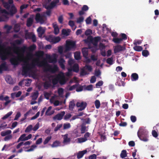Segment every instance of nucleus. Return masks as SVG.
<instances>
[{"label": "nucleus", "instance_id": "nucleus-61", "mask_svg": "<svg viewBox=\"0 0 159 159\" xmlns=\"http://www.w3.org/2000/svg\"><path fill=\"white\" fill-rule=\"evenodd\" d=\"M21 113L18 111L17 112L14 119V120H18V118L20 116Z\"/></svg>", "mask_w": 159, "mask_h": 159}, {"label": "nucleus", "instance_id": "nucleus-12", "mask_svg": "<svg viewBox=\"0 0 159 159\" xmlns=\"http://www.w3.org/2000/svg\"><path fill=\"white\" fill-rule=\"evenodd\" d=\"M26 64L22 66V70L21 74L22 75L26 76L27 75L28 71L30 70L27 63H25Z\"/></svg>", "mask_w": 159, "mask_h": 159}, {"label": "nucleus", "instance_id": "nucleus-34", "mask_svg": "<svg viewBox=\"0 0 159 159\" xmlns=\"http://www.w3.org/2000/svg\"><path fill=\"white\" fill-rule=\"evenodd\" d=\"M153 129H155V130H152V134L154 137L155 138H156L158 136V133L155 130H157V127L156 126H154L153 127Z\"/></svg>", "mask_w": 159, "mask_h": 159}, {"label": "nucleus", "instance_id": "nucleus-30", "mask_svg": "<svg viewBox=\"0 0 159 159\" xmlns=\"http://www.w3.org/2000/svg\"><path fill=\"white\" fill-rule=\"evenodd\" d=\"M73 70L74 72H78L79 70V67L78 64H75L73 67Z\"/></svg>", "mask_w": 159, "mask_h": 159}, {"label": "nucleus", "instance_id": "nucleus-1", "mask_svg": "<svg viewBox=\"0 0 159 159\" xmlns=\"http://www.w3.org/2000/svg\"><path fill=\"white\" fill-rule=\"evenodd\" d=\"M25 63H27L30 70L34 68L35 66V64L34 63H36L38 66L44 67V72L48 71L52 73H55L59 69L56 65H54L52 66L48 64L46 61H39V59L34 60L33 62L31 64H29L28 62L27 61H24Z\"/></svg>", "mask_w": 159, "mask_h": 159}, {"label": "nucleus", "instance_id": "nucleus-11", "mask_svg": "<svg viewBox=\"0 0 159 159\" xmlns=\"http://www.w3.org/2000/svg\"><path fill=\"white\" fill-rule=\"evenodd\" d=\"M57 78L58 80L59 83L60 84L63 85L66 83V77L63 73L58 74Z\"/></svg>", "mask_w": 159, "mask_h": 159}, {"label": "nucleus", "instance_id": "nucleus-51", "mask_svg": "<svg viewBox=\"0 0 159 159\" xmlns=\"http://www.w3.org/2000/svg\"><path fill=\"white\" fill-rule=\"evenodd\" d=\"M32 127L33 126L31 125H29L25 129V132L27 133L30 132L32 129Z\"/></svg>", "mask_w": 159, "mask_h": 159}, {"label": "nucleus", "instance_id": "nucleus-32", "mask_svg": "<svg viewBox=\"0 0 159 159\" xmlns=\"http://www.w3.org/2000/svg\"><path fill=\"white\" fill-rule=\"evenodd\" d=\"M127 156V152L126 150H123L122 151L120 154V157L123 158L126 157Z\"/></svg>", "mask_w": 159, "mask_h": 159}, {"label": "nucleus", "instance_id": "nucleus-13", "mask_svg": "<svg viewBox=\"0 0 159 159\" xmlns=\"http://www.w3.org/2000/svg\"><path fill=\"white\" fill-rule=\"evenodd\" d=\"M88 39H90V40L91 41L93 45L97 46L98 41L101 39V37L99 36L95 37L93 39V38L92 36H90L88 37Z\"/></svg>", "mask_w": 159, "mask_h": 159}, {"label": "nucleus", "instance_id": "nucleus-35", "mask_svg": "<svg viewBox=\"0 0 159 159\" xmlns=\"http://www.w3.org/2000/svg\"><path fill=\"white\" fill-rule=\"evenodd\" d=\"M12 113L13 112L11 111L7 113L2 118V119L3 120H4L7 118L12 114Z\"/></svg>", "mask_w": 159, "mask_h": 159}, {"label": "nucleus", "instance_id": "nucleus-23", "mask_svg": "<svg viewBox=\"0 0 159 159\" xmlns=\"http://www.w3.org/2000/svg\"><path fill=\"white\" fill-rule=\"evenodd\" d=\"M139 76L136 73H132L131 76V79L132 81H136L138 79Z\"/></svg>", "mask_w": 159, "mask_h": 159}, {"label": "nucleus", "instance_id": "nucleus-7", "mask_svg": "<svg viewBox=\"0 0 159 159\" xmlns=\"http://www.w3.org/2000/svg\"><path fill=\"white\" fill-rule=\"evenodd\" d=\"M11 47H8L5 50V52L2 53L0 51V56L1 59L2 60H6L7 58L8 55H12V53L11 52Z\"/></svg>", "mask_w": 159, "mask_h": 159}, {"label": "nucleus", "instance_id": "nucleus-38", "mask_svg": "<svg viewBox=\"0 0 159 159\" xmlns=\"http://www.w3.org/2000/svg\"><path fill=\"white\" fill-rule=\"evenodd\" d=\"M39 95V93L38 92H34L33 93L32 95V99L35 100L38 97Z\"/></svg>", "mask_w": 159, "mask_h": 159}, {"label": "nucleus", "instance_id": "nucleus-29", "mask_svg": "<svg viewBox=\"0 0 159 159\" xmlns=\"http://www.w3.org/2000/svg\"><path fill=\"white\" fill-rule=\"evenodd\" d=\"M44 55V52L43 51H38L36 53V56L38 57H42Z\"/></svg>", "mask_w": 159, "mask_h": 159}, {"label": "nucleus", "instance_id": "nucleus-42", "mask_svg": "<svg viewBox=\"0 0 159 159\" xmlns=\"http://www.w3.org/2000/svg\"><path fill=\"white\" fill-rule=\"evenodd\" d=\"M133 48L135 51L138 52L141 51L143 49V48L141 46H135Z\"/></svg>", "mask_w": 159, "mask_h": 159}, {"label": "nucleus", "instance_id": "nucleus-20", "mask_svg": "<svg viewBox=\"0 0 159 159\" xmlns=\"http://www.w3.org/2000/svg\"><path fill=\"white\" fill-rule=\"evenodd\" d=\"M82 53L84 57L85 58H87L88 54V51L87 48H84L82 49Z\"/></svg>", "mask_w": 159, "mask_h": 159}, {"label": "nucleus", "instance_id": "nucleus-48", "mask_svg": "<svg viewBox=\"0 0 159 159\" xmlns=\"http://www.w3.org/2000/svg\"><path fill=\"white\" fill-rule=\"evenodd\" d=\"M86 131V126L83 124L81 126V134L84 133Z\"/></svg>", "mask_w": 159, "mask_h": 159}, {"label": "nucleus", "instance_id": "nucleus-54", "mask_svg": "<svg viewBox=\"0 0 159 159\" xmlns=\"http://www.w3.org/2000/svg\"><path fill=\"white\" fill-rule=\"evenodd\" d=\"M52 137L51 136H48L45 139V140L43 142L44 144L45 145L48 143L49 141L51 139Z\"/></svg>", "mask_w": 159, "mask_h": 159}, {"label": "nucleus", "instance_id": "nucleus-43", "mask_svg": "<svg viewBox=\"0 0 159 159\" xmlns=\"http://www.w3.org/2000/svg\"><path fill=\"white\" fill-rule=\"evenodd\" d=\"M36 48V45L35 44H33L28 48V50L30 51H32L35 50Z\"/></svg>", "mask_w": 159, "mask_h": 159}, {"label": "nucleus", "instance_id": "nucleus-60", "mask_svg": "<svg viewBox=\"0 0 159 159\" xmlns=\"http://www.w3.org/2000/svg\"><path fill=\"white\" fill-rule=\"evenodd\" d=\"M103 82L102 80H100L96 84V88H98L103 85Z\"/></svg>", "mask_w": 159, "mask_h": 159}, {"label": "nucleus", "instance_id": "nucleus-19", "mask_svg": "<svg viewBox=\"0 0 159 159\" xmlns=\"http://www.w3.org/2000/svg\"><path fill=\"white\" fill-rule=\"evenodd\" d=\"M33 17H30L28 18L27 20L26 26L28 27H30L32 25L33 22Z\"/></svg>", "mask_w": 159, "mask_h": 159}, {"label": "nucleus", "instance_id": "nucleus-10", "mask_svg": "<svg viewBox=\"0 0 159 159\" xmlns=\"http://www.w3.org/2000/svg\"><path fill=\"white\" fill-rule=\"evenodd\" d=\"M87 106L86 102H78L76 104V106L78 107H80L78 109V111H81L84 110Z\"/></svg>", "mask_w": 159, "mask_h": 159}, {"label": "nucleus", "instance_id": "nucleus-6", "mask_svg": "<svg viewBox=\"0 0 159 159\" xmlns=\"http://www.w3.org/2000/svg\"><path fill=\"white\" fill-rule=\"evenodd\" d=\"M76 47L75 42L72 41H67L66 42L65 49L64 50V53L70 51L71 49L75 48Z\"/></svg>", "mask_w": 159, "mask_h": 159}, {"label": "nucleus", "instance_id": "nucleus-45", "mask_svg": "<svg viewBox=\"0 0 159 159\" xmlns=\"http://www.w3.org/2000/svg\"><path fill=\"white\" fill-rule=\"evenodd\" d=\"M106 62L107 63L110 65H111L113 64V59L112 57L108 58L106 60Z\"/></svg>", "mask_w": 159, "mask_h": 159}, {"label": "nucleus", "instance_id": "nucleus-46", "mask_svg": "<svg viewBox=\"0 0 159 159\" xmlns=\"http://www.w3.org/2000/svg\"><path fill=\"white\" fill-rule=\"evenodd\" d=\"M52 84L54 85H55L57 84L58 82H59L58 81V80L57 78V77L54 79H53L52 80Z\"/></svg>", "mask_w": 159, "mask_h": 159}, {"label": "nucleus", "instance_id": "nucleus-14", "mask_svg": "<svg viewBox=\"0 0 159 159\" xmlns=\"http://www.w3.org/2000/svg\"><path fill=\"white\" fill-rule=\"evenodd\" d=\"M35 19L37 23H40L41 24H43L44 22L43 18L41 16L40 14L39 13L36 14Z\"/></svg>", "mask_w": 159, "mask_h": 159}, {"label": "nucleus", "instance_id": "nucleus-8", "mask_svg": "<svg viewBox=\"0 0 159 159\" xmlns=\"http://www.w3.org/2000/svg\"><path fill=\"white\" fill-rule=\"evenodd\" d=\"M25 38L26 39H31L33 42L36 41V38L34 34L32 32H28L27 31L25 32Z\"/></svg>", "mask_w": 159, "mask_h": 159}, {"label": "nucleus", "instance_id": "nucleus-25", "mask_svg": "<svg viewBox=\"0 0 159 159\" xmlns=\"http://www.w3.org/2000/svg\"><path fill=\"white\" fill-rule=\"evenodd\" d=\"M11 133V131L10 130H8L6 131H3L1 132V134L2 136H6L10 134Z\"/></svg>", "mask_w": 159, "mask_h": 159}, {"label": "nucleus", "instance_id": "nucleus-26", "mask_svg": "<svg viewBox=\"0 0 159 159\" xmlns=\"http://www.w3.org/2000/svg\"><path fill=\"white\" fill-rule=\"evenodd\" d=\"M74 57L76 60H79L81 59L80 53V52H76L74 53Z\"/></svg>", "mask_w": 159, "mask_h": 159}, {"label": "nucleus", "instance_id": "nucleus-5", "mask_svg": "<svg viewBox=\"0 0 159 159\" xmlns=\"http://www.w3.org/2000/svg\"><path fill=\"white\" fill-rule=\"evenodd\" d=\"M23 54L21 56L18 55L17 56H16L13 55L12 57L10 60L11 64L14 66L18 65L19 62L22 61L21 58L23 57Z\"/></svg>", "mask_w": 159, "mask_h": 159}, {"label": "nucleus", "instance_id": "nucleus-57", "mask_svg": "<svg viewBox=\"0 0 159 159\" xmlns=\"http://www.w3.org/2000/svg\"><path fill=\"white\" fill-rule=\"evenodd\" d=\"M59 144H60V142L59 141H56L53 143L52 146V147H57L58 146Z\"/></svg>", "mask_w": 159, "mask_h": 159}, {"label": "nucleus", "instance_id": "nucleus-58", "mask_svg": "<svg viewBox=\"0 0 159 159\" xmlns=\"http://www.w3.org/2000/svg\"><path fill=\"white\" fill-rule=\"evenodd\" d=\"M87 140V139H86L84 137L80 138L78 139V142L80 143L85 142Z\"/></svg>", "mask_w": 159, "mask_h": 159}, {"label": "nucleus", "instance_id": "nucleus-39", "mask_svg": "<svg viewBox=\"0 0 159 159\" xmlns=\"http://www.w3.org/2000/svg\"><path fill=\"white\" fill-rule=\"evenodd\" d=\"M149 53L148 51L146 50H144L142 51V54L145 57H147L149 55Z\"/></svg>", "mask_w": 159, "mask_h": 159}, {"label": "nucleus", "instance_id": "nucleus-18", "mask_svg": "<svg viewBox=\"0 0 159 159\" xmlns=\"http://www.w3.org/2000/svg\"><path fill=\"white\" fill-rule=\"evenodd\" d=\"M7 69V67L6 65V63L4 62L2 63L0 65V73H2L3 70H6Z\"/></svg>", "mask_w": 159, "mask_h": 159}, {"label": "nucleus", "instance_id": "nucleus-24", "mask_svg": "<svg viewBox=\"0 0 159 159\" xmlns=\"http://www.w3.org/2000/svg\"><path fill=\"white\" fill-rule=\"evenodd\" d=\"M52 108L51 106H49L48 108L45 112V115L47 116H50L53 114L54 112L53 111H50Z\"/></svg>", "mask_w": 159, "mask_h": 159}, {"label": "nucleus", "instance_id": "nucleus-9", "mask_svg": "<svg viewBox=\"0 0 159 159\" xmlns=\"http://www.w3.org/2000/svg\"><path fill=\"white\" fill-rule=\"evenodd\" d=\"M9 15L8 11L5 9L0 10V22L4 20V19L8 18L7 15Z\"/></svg>", "mask_w": 159, "mask_h": 159}, {"label": "nucleus", "instance_id": "nucleus-52", "mask_svg": "<svg viewBox=\"0 0 159 159\" xmlns=\"http://www.w3.org/2000/svg\"><path fill=\"white\" fill-rule=\"evenodd\" d=\"M84 20V17L83 16H81L77 18L76 22L78 23H80L83 22Z\"/></svg>", "mask_w": 159, "mask_h": 159}, {"label": "nucleus", "instance_id": "nucleus-44", "mask_svg": "<svg viewBox=\"0 0 159 159\" xmlns=\"http://www.w3.org/2000/svg\"><path fill=\"white\" fill-rule=\"evenodd\" d=\"M5 80L6 81L10 84H12L13 83V81L12 80L11 78L10 77H7L5 78Z\"/></svg>", "mask_w": 159, "mask_h": 159}, {"label": "nucleus", "instance_id": "nucleus-27", "mask_svg": "<svg viewBox=\"0 0 159 159\" xmlns=\"http://www.w3.org/2000/svg\"><path fill=\"white\" fill-rule=\"evenodd\" d=\"M68 24L72 27V29L74 30L76 28V26L75 25V23L73 20H70L69 21Z\"/></svg>", "mask_w": 159, "mask_h": 159}, {"label": "nucleus", "instance_id": "nucleus-3", "mask_svg": "<svg viewBox=\"0 0 159 159\" xmlns=\"http://www.w3.org/2000/svg\"><path fill=\"white\" fill-rule=\"evenodd\" d=\"M2 3L4 7L8 11L9 15L13 16L17 12V9L14 4L11 5L5 2H3Z\"/></svg>", "mask_w": 159, "mask_h": 159}, {"label": "nucleus", "instance_id": "nucleus-63", "mask_svg": "<svg viewBox=\"0 0 159 159\" xmlns=\"http://www.w3.org/2000/svg\"><path fill=\"white\" fill-rule=\"evenodd\" d=\"M62 125L61 124L60 125H57L56 127L54 129V131L56 132L59 129H60L62 126Z\"/></svg>", "mask_w": 159, "mask_h": 159}, {"label": "nucleus", "instance_id": "nucleus-17", "mask_svg": "<svg viewBox=\"0 0 159 159\" xmlns=\"http://www.w3.org/2000/svg\"><path fill=\"white\" fill-rule=\"evenodd\" d=\"M87 152V151L86 150L82 151H79L77 153V158L78 159H80L82 158L84 155Z\"/></svg>", "mask_w": 159, "mask_h": 159}, {"label": "nucleus", "instance_id": "nucleus-4", "mask_svg": "<svg viewBox=\"0 0 159 159\" xmlns=\"http://www.w3.org/2000/svg\"><path fill=\"white\" fill-rule=\"evenodd\" d=\"M148 132L143 128L140 129L137 132V135L139 139L144 142H147L148 140Z\"/></svg>", "mask_w": 159, "mask_h": 159}, {"label": "nucleus", "instance_id": "nucleus-22", "mask_svg": "<svg viewBox=\"0 0 159 159\" xmlns=\"http://www.w3.org/2000/svg\"><path fill=\"white\" fill-rule=\"evenodd\" d=\"M75 105V101L73 100L69 102V109L70 110L72 111Z\"/></svg>", "mask_w": 159, "mask_h": 159}, {"label": "nucleus", "instance_id": "nucleus-41", "mask_svg": "<svg viewBox=\"0 0 159 159\" xmlns=\"http://www.w3.org/2000/svg\"><path fill=\"white\" fill-rule=\"evenodd\" d=\"M113 41L116 43H120L122 41L121 38H114L113 39Z\"/></svg>", "mask_w": 159, "mask_h": 159}, {"label": "nucleus", "instance_id": "nucleus-21", "mask_svg": "<svg viewBox=\"0 0 159 159\" xmlns=\"http://www.w3.org/2000/svg\"><path fill=\"white\" fill-rule=\"evenodd\" d=\"M52 86L51 82L49 81H46L43 83V86L44 89H48Z\"/></svg>", "mask_w": 159, "mask_h": 159}, {"label": "nucleus", "instance_id": "nucleus-56", "mask_svg": "<svg viewBox=\"0 0 159 159\" xmlns=\"http://www.w3.org/2000/svg\"><path fill=\"white\" fill-rule=\"evenodd\" d=\"M12 138V135L11 134H9L6 136L4 138V140L5 141L9 140Z\"/></svg>", "mask_w": 159, "mask_h": 159}, {"label": "nucleus", "instance_id": "nucleus-31", "mask_svg": "<svg viewBox=\"0 0 159 159\" xmlns=\"http://www.w3.org/2000/svg\"><path fill=\"white\" fill-rule=\"evenodd\" d=\"M49 60V62L50 63H56L57 62V59L55 57L52 58L50 56L48 58Z\"/></svg>", "mask_w": 159, "mask_h": 159}, {"label": "nucleus", "instance_id": "nucleus-16", "mask_svg": "<svg viewBox=\"0 0 159 159\" xmlns=\"http://www.w3.org/2000/svg\"><path fill=\"white\" fill-rule=\"evenodd\" d=\"M125 49V47L120 45H118L115 47L114 49V52L115 53H117L120 51H123Z\"/></svg>", "mask_w": 159, "mask_h": 159}, {"label": "nucleus", "instance_id": "nucleus-40", "mask_svg": "<svg viewBox=\"0 0 159 159\" xmlns=\"http://www.w3.org/2000/svg\"><path fill=\"white\" fill-rule=\"evenodd\" d=\"M95 107L97 109H98L100 106V102L98 100H96L94 102Z\"/></svg>", "mask_w": 159, "mask_h": 159}, {"label": "nucleus", "instance_id": "nucleus-15", "mask_svg": "<svg viewBox=\"0 0 159 159\" xmlns=\"http://www.w3.org/2000/svg\"><path fill=\"white\" fill-rule=\"evenodd\" d=\"M65 114V111H62L60 113H58L54 116L53 117V119L54 120H61L62 119Z\"/></svg>", "mask_w": 159, "mask_h": 159}, {"label": "nucleus", "instance_id": "nucleus-2", "mask_svg": "<svg viewBox=\"0 0 159 159\" xmlns=\"http://www.w3.org/2000/svg\"><path fill=\"white\" fill-rule=\"evenodd\" d=\"M59 2V0H52L49 5H48L46 3L43 5V7L47 10L46 13L47 16H50L51 12V10L60 5L58 4Z\"/></svg>", "mask_w": 159, "mask_h": 159}, {"label": "nucleus", "instance_id": "nucleus-62", "mask_svg": "<svg viewBox=\"0 0 159 159\" xmlns=\"http://www.w3.org/2000/svg\"><path fill=\"white\" fill-rule=\"evenodd\" d=\"M29 6V5L27 4H23L20 7V10L21 11L23 10L24 9L26 8Z\"/></svg>", "mask_w": 159, "mask_h": 159}, {"label": "nucleus", "instance_id": "nucleus-28", "mask_svg": "<svg viewBox=\"0 0 159 159\" xmlns=\"http://www.w3.org/2000/svg\"><path fill=\"white\" fill-rule=\"evenodd\" d=\"M70 31V30L68 29L66 30L65 29H63L62 30V34L63 35L67 36L69 35V33Z\"/></svg>", "mask_w": 159, "mask_h": 159}, {"label": "nucleus", "instance_id": "nucleus-49", "mask_svg": "<svg viewBox=\"0 0 159 159\" xmlns=\"http://www.w3.org/2000/svg\"><path fill=\"white\" fill-rule=\"evenodd\" d=\"M70 138H68L67 137V134H66L65 135V137L64 138V143H66L70 142Z\"/></svg>", "mask_w": 159, "mask_h": 159}, {"label": "nucleus", "instance_id": "nucleus-37", "mask_svg": "<svg viewBox=\"0 0 159 159\" xmlns=\"http://www.w3.org/2000/svg\"><path fill=\"white\" fill-rule=\"evenodd\" d=\"M60 40V38L59 37H57L52 39V42L54 43H56L59 42Z\"/></svg>", "mask_w": 159, "mask_h": 159}, {"label": "nucleus", "instance_id": "nucleus-55", "mask_svg": "<svg viewBox=\"0 0 159 159\" xmlns=\"http://www.w3.org/2000/svg\"><path fill=\"white\" fill-rule=\"evenodd\" d=\"M92 19L90 16L87 17L85 20L86 24L87 25L90 24L91 23Z\"/></svg>", "mask_w": 159, "mask_h": 159}, {"label": "nucleus", "instance_id": "nucleus-47", "mask_svg": "<svg viewBox=\"0 0 159 159\" xmlns=\"http://www.w3.org/2000/svg\"><path fill=\"white\" fill-rule=\"evenodd\" d=\"M20 28L19 26L16 24L15 25L14 28V31L15 32L17 33L19 31Z\"/></svg>", "mask_w": 159, "mask_h": 159}, {"label": "nucleus", "instance_id": "nucleus-59", "mask_svg": "<svg viewBox=\"0 0 159 159\" xmlns=\"http://www.w3.org/2000/svg\"><path fill=\"white\" fill-rule=\"evenodd\" d=\"M92 30L90 29H88L86 30L85 34L86 35L88 36L92 34Z\"/></svg>", "mask_w": 159, "mask_h": 159}, {"label": "nucleus", "instance_id": "nucleus-36", "mask_svg": "<svg viewBox=\"0 0 159 159\" xmlns=\"http://www.w3.org/2000/svg\"><path fill=\"white\" fill-rule=\"evenodd\" d=\"M12 113L13 112L11 111L7 113L2 118V119L3 120H4L7 118L12 114Z\"/></svg>", "mask_w": 159, "mask_h": 159}, {"label": "nucleus", "instance_id": "nucleus-53", "mask_svg": "<svg viewBox=\"0 0 159 159\" xmlns=\"http://www.w3.org/2000/svg\"><path fill=\"white\" fill-rule=\"evenodd\" d=\"M79 85V84H76L75 85L71 86L69 88V90L70 91H72L73 89H75L76 88H77L78 86Z\"/></svg>", "mask_w": 159, "mask_h": 159}, {"label": "nucleus", "instance_id": "nucleus-50", "mask_svg": "<svg viewBox=\"0 0 159 159\" xmlns=\"http://www.w3.org/2000/svg\"><path fill=\"white\" fill-rule=\"evenodd\" d=\"M71 127V125L69 123H64L63 125V129H66L70 128Z\"/></svg>", "mask_w": 159, "mask_h": 159}, {"label": "nucleus", "instance_id": "nucleus-64", "mask_svg": "<svg viewBox=\"0 0 159 159\" xmlns=\"http://www.w3.org/2000/svg\"><path fill=\"white\" fill-rule=\"evenodd\" d=\"M63 20V18L62 15L60 16L58 18V22L60 24H62Z\"/></svg>", "mask_w": 159, "mask_h": 159}, {"label": "nucleus", "instance_id": "nucleus-33", "mask_svg": "<svg viewBox=\"0 0 159 159\" xmlns=\"http://www.w3.org/2000/svg\"><path fill=\"white\" fill-rule=\"evenodd\" d=\"M26 134H23L21 135L18 139L17 142H19L20 141H25Z\"/></svg>", "mask_w": 159, "mask_h": 159}]
</instances>
